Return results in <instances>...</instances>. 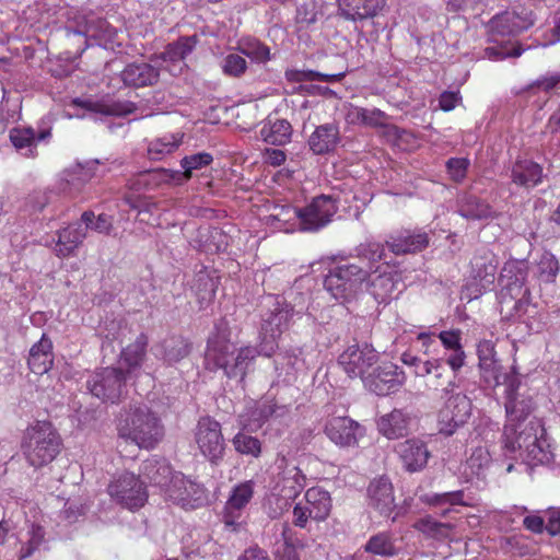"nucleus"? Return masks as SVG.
I'll use <instances>...</instances> for the list:
<instances>
[{
  "label": "nucleus",
  "instance_id": "obj_1",
  "mask_svg": "<svg viewBox=\"0 0 560 560\" xmlns=\"http://www.w3.org/2000/svg\"><path fill=\"white\" fill-rule=\"evenodd\" d=\"M279 327L280 319L277 314L271 313L261 325L259 350L254 347H244L240 349L237 355L226 336L217 331L208 339L205 354L206 368L210 371L223 370L228 377L241 376L243 378L249 362L257 353L271 357L278 350Z\"/></svg>",
  "mask_w": 560,
  "mask_h": 560
},
{
  "label": "nucleus",
  "instance_id": "obj_2",
  "mask_svg": "<svg viewBox=\"0 0 560 560\" xmlns=\"http://www.w3.org/2000/svg\"><path fill=\"white\" fill-rule=\"evenodd\" d=\"M502 447L506 456L526 462L530 466L548 464L553 457L545 438V429L538 421L506 423L502 434Z\"/></svg>",
  "mask_w": 560,
  "mask_h": 560
},
{
  "label": "nucleus",
  "instance_id": "obj_3",
  "mask_svg": "<svg viewBox=\"0 0 560 560\" xmlns=\"http://www.w3.org/2000/svg\"><path fill=\"white\" fill-rule=\"evenodd\" d=\"M118 435L141 448L155 447L164 436V425L147 405H130L117 420Z\"/></svg>",
  "mask_w": 560,
  "mask_h": 560
},
{
  "label": "nucleus",
  "instance_id": "obj_4",
  "mask_svg": "<svg viewBox=\"0 0 560 560\" xmlns=\"http://www.w3.org/2000/svg\"><path fill=\"white\" fill-rule=\"evenodd\" d=\"M21 450L31 466L42 468L59 454L61 438L51 422L36 421L24 431Z\"/></svg>",
  "mask_w": 560,
  "mask_h": 560
},
{
  "label": "nucleus",
  "instance_id": "obj_5",
  "mask_svg": "<svg viewBox=\"0 0 560 560\" xmlns=\"http://www.w3.org/2000/svg\"><path fill=\"white\" fill-rule=\"evenodd\" d=\"M498 267V256L491 249H476L469 261L468 277L462 287V299L470 302L490 291L495 281Z\"/></svg>",
  "mask_w": 560,
  "mask_h": 560
},
{
  "label": "nucleus",
  "instance_id": "obj_6",
  "mask_svg": "<svg viewBox=\"0 0 560 560\" xmlns=\"http://www.w3.org/2000/svg\"><path fill=\"white\" fill-rule=\"evenodd\" d=\"M369 278L370 271L357 264L338 265L329 269L324 288L337 301L349 302L358 296Z\"/></svg>",
  "mask_w": 560,
  "mask_h": 560
},
{
  "label": "nucleus",
  "instance_id": "obj_7",
  "mask_svg": "<svg viewBox=\"0 0 560 560\" xmlns=\"http://www.w3.org/2000/svg\"><path fill=\"white\" fill-rule=\"evenodd\" d=\"M536 14L529 8L515 5L493 15L488 22L489 40L497 43L501 38L514 37L534 26Z\"/></svg>",
  "mask_w": 560,
  "mask_h": 560
},
{
  "label": "nucleus",
  "instance_id": "obj_8",
  "mask_svg": "<svg viewBox=\"0 0 560 560\" xmlns=\"http://www.w3.org/2000/svg\"><path fill=\"white\" fill-rule=\"evenodd\" d=\"M336 212V201L325 195L314 198L304 209L282 205V215H288L290 219L292 213L299 219L301 229L304 231H317L322 229L331 221Z\"/></svg>",
  "mask_w": 560,
  "mask_h": 560
},
{
  "label": "nucleus",
  "instance_id": "obj_9",
  "mask_svg": "<svg viewBox=\"0 0 560 560\" xmlns=\"http://www.w3.org/2000/svg\"><path fill=\"white\" fill-rule=\"evenodd\" d=\"M127 375L118 368L94 372L86 382L90 393L104 402L117 404L127 394Z\"/></svg>",
  "mask_w": 560,
  "mask_h": 560
},
{
  "label": "nucleus",
  "instance_id": "obj_10",
  "mask_svg": "<svg viewBox=\"0 0 560 560\" xmlns=\"http://www.w3.org/2000/svg\"><path fill=\"white\" fill-rule=\"evenodd\" d=\"M402 281V272L396 260L385 261L370 271V278L364 282L366 291L377 303H388Z\"/></svg>",
  "mask_w": 560,
  "mask_h": 560
},
{
  "label": "nucleus",
  "instance_id": "obj_11",
  "mask_svg": "<svg viewBox=\"0 0 560 560\" xmlns=\"http://www.w3.org/2000/svg\"><path fill=\"white\" fill-rule=\"evenodd\" d=\"M380 355L372 345H352L345 349L338 357V364L350 378H365L378 363Z\"/></svg>",
  "mask_w": 560,
  "mask_h": 560
},
{
  "label": "nucleus",
  "instance_id": "obj_12",
  "mask_svg": "<svg viewBox=\"0 0 560 560\" xmlns=\"http://www.w3.org/2000/svg\"><path fill=\"white\" fill-rule=\"evenodd\" d=\"M305 503H296L293 509V525L300 528H306V523L311 520L314 522H324L331 511V498L328 491L312 487L306 490Z\"/></svg>",
  "mask_w": 560,
  "mask_h": 560
},
{
  "label": "nucleus",
  "instance_id": "obj_13",
  "mask_svg": "<svg viewBox=\"0 0 560 560\" xmlns=\"http://www.w3.org/2000/svg\"><path fill=\"white\" fill-rule=\"evenodd\" d=\"M107 492L118 504L130 510L143 506L148 499L144 483L131 472H125L113 480Z\"/></svg>",
  "mask_w": 560,
  "mask_h": 560
},
{
  "label": "nucleus",
  "instance_id": "obj_14",
  "mask_svg": "<svg viewBox=\"0 0 560 560\" xmlns=\"http://www.w3.org/2000/svg\"><path fill=\"white\" fill-rule=\"evenodd\" d=\"M471 415V401L462 393L451 395L438 413L440 433L451 436L463 427Z\"/></svg>",
  "mask_w": 560,
  "mask_h": 560
},
{
  "label": "nucleus",
  "instance_id": "obj_15",
  "mask_svg": "<svg viewBox=\"0 0 560 560\" xmlns=\"http://www.w3.org/2000/svg\"><path fill=\"white\" fill-rule=\"evenodd\" d=\"M195 441L205 457L212 463L223 455L225 443L221 424L213 418L201 417L195 428Z\"/></svg>",
  "mask_w": 560,
  "mask_h": 560
},
{
  "label": "nucleus",
  "instance_id": "obj_16",
  "mask_svg": "<svg viewBox=\"0 0 560 560\" xmlns=\"http://www.w3.org/2000/svg\"><path fill=\"white\" fill-rule=\"evenodd\" d=\"M404 371L393 362L376 364L365 378L364 387L377 396L397 392L405 383Z\"/></svg>",
  "mask_w": 560,
  "mask_h": 560
},
{
  "label": "nucleus",
  "instance_id": "obj_17",
  "mask_svg": "<svg viewBox=\"0 0 560 560\" xmlns=\"http://www.w3.org/2000/svg\"><path fill=\"white\" fill-rule=\"evenodd\" d=\"M166 495L172 502L187 510L197 509L207 501L206 489L180 472H175L173 483L166 490Z\"/></svg>",
  "mask_w": 560,
  "mask_h": 560
},
{
  "label": "nucleus",
  "instance_id": "obj_18",
  "mask_svg": "<svg viewBox=\"0 0 560 560\" xmlns=\"http://www.w3.org/2000/svg\"><path fill=\"white\" fill-rule=\"evenodd\" d=\"M446 360L430 359L417 366L415 374L420 377L429 376L428 386L434 390L451 394L456 387V377L458 372L448 371Z\"/></svg>",
  "mask_w": 560,
  "mask_h": 560
},
{
  "label": "nucleus",
  "instance_id": "obj_19",
  "mask_svg": "<svg viewBox=\"0 0 560 560\" xmlns=\"http://www.w3.org/2000/svg\"><path fill=\"white\" fill-rule=\"evenodd\" d=\"M430 244L429 234L422 229H401L388 235L386 247L396 256L417 254Z\"/></svg>",
  "mask_w": 560,
  "mask_h": 560
},
{
  "label": "nucleus",
  "instance_id": "obj_20",
  "mask_svg": "<svg viewBox=\"0 0 560 560\" xmlns=\"http://www.w3.org/2000/svg\"><path fill=\"white\" fill-rule=\"evenodd\" d=\"M478 368L487 383L495 386L504 384L509 375L503 373V368L498 359L495 343L489 339L479 340L477 343Z\"/></svg>",
  "mask_w": 560,
  "mask_h": 560
},
{
  "label": "nucleus",
  "instance_id": "obj_21",
  "mask_svg": "<svg viewBox=\"0 0 560 560\" xmlns=\"http://www.w3.org/2000/svg\"><path fill=\"white\" fill-rule=\"evenodd\" d=\"M326 436L340 447L358 444L364 431L360 423L349 417H331L324 427Z\"/></svg>",
  "mask_w": 560,
  "mask_h": 560
},
{
  "label": "nucleus",
  "instance_id": "obj_22",
  "mask_svg": "<svg viewBox=\"0 0 560 560\" xmlns=\"http://www.w3.org/2000/svg\"><path fill=\"white\" fill-rule=\"evenodd\" d=\"M504 384L508 385L504 404L506 423H526L525 420L535 408L533 398L529 395L518 393L520 383L515 376H509Z\"/></svg>",
  "mask_w": 560,
  "mask_h": 560
},
{
  "label": "nucleus",
  "instance_id": "obj_23",
  "mask_svg": "<svg viewBox=\"0 0 560 560\" xmlns=\"http://www.w3.org/2000/svg\"><path fill=\"white\" fill-rule=\"evenodd\" d=\"M254 495V482L252 480L236 485L224 505L222 521L226 527L236 530L241 523L244 509L250 502Z\"/></svg>",
  "mask_w": 560,
  "mask_h": 560
},
{
  "label": "nucleus",
  "instance_id": "obj_24",
  "mask_svg": "<svg viewBox=\"0 0 560 560\" xmlns=\"http://www.w3.org/2000/svg\"><path fill=\"white\" fill-rule=\"evenodd\" d=\"M368 505L381 516L389 517L396 508L394 487L388 478L373 479L368 487Z\"/></svg>",
  "mask_w": 560,
  "mask_h": 560
},
{
  "label": "nucleus",
  "instance_id": "obj_25",
  "mask_svg": "<svg viewBox=\"0 0 560 560\" xmlns=\"http://www.w3.org/2000/svg\"><path fill=\"white\" fill-rule=\"evenodd\" d=\"M501 279H506V283L502 290V302L505 301L506 294L511 299H516L514 308H517L521 304L520 295L524 296L529 293L528 289L524 288L526 272L521 267V264L515 260L506 261L501 271Z\"/></svg>",
  "mask_w": 560,
  "mask_h": 560
},
{
  "label": "nucleus",
  "instance_id": "obj_26",
  "mask_svg": "<svg viewBox=\"0 0 560 560\" xmlns=\"http://www.w3.org/2000/svg\"><path fill=\"white\" fill-rule=\"evenodd\" d=\"M396 450L404 467L410 472L424 468L430 456L427 445L416 439L399 443Z\"/></svg>",
  "mask_w": 560,
  "mask_h": 560
},
{
  "label": "nucleus",
  "instance_id": "obj_27",
  "mask_svg": "<svg viewBox=\"0 0 560 560\" xmlns=\"http://www.w3.org/2000/svg\"><path fill=\"white\" fill-rule=\"evenodd\" d=\"M125 85L143 88L154 85L160 79V70L147 62H132L120 72Z\"/></svg>",
  "mask_w": 560,
  "mask_h": 560
},
{
  "label": "nucleus",
  "instance_id": "obj_28",
  "mask_svg": "<svg viewBox=\"0 0 560 560\" xmlns=\"http://www.w3.org/2000/svg\"><path fill=\"white\" fill-rule=\"evenodd\" d=\"M50 135V128L15 127L10 130V140L16 150H25V156H33L37 143Z\"/></svg>",
  "mask_w": 560,
  "mask_h": 560
},
{
  "label": "nucleus",
  "instance_id": "obj_29",
  "mask_svg": "<svg viewBox=\"0 0 560 560\" xmlns=\"http://www.w3.org/2000/svg\"><path fill=\"white\" fill-rule=\"evenodd\" d=\"M443 348L450 352L446 364L454 372H459L466 363V352L462 343L460 329L442 330L438 334Z\"/></svg>",
  "mask_w": 560,
  "mask_h": 560
},
{
  "label": "nucleus",
  "instance_id": "obj_30",
  "mask_svg": "<svg viewBox=\"0 0 560 560\" xmlns=\"http://www.w3.org/2000/svg\"><path fill=\"white\" fill-rule=\"evenodd\" d=\"M78 104L89 112L105 116L121 117L133 114L137 110V105L130 101H120L109 97H103L96 101L85 100Z\"/></svg>",
  "mask_w": 560,
  "mask_h": 560
},
{
  "label": "nucleus",
  "instance_id": "obj_31",
  "mask_svg": "<svg viewBox=\"0 0 560 560\" xmlns=\"http://www.w3.org/2000/svg\"><path fill=\"white\" fill-rule=\"evenodd\" d=\"M340 14L351 21L364 20L378 14L385 0H338Z\"/></svg>",
  "mask_w": 560,
  "mask_h": 560
},
{
  "label": "nucleus",
  "instance_id": "obj_32",
  "mask_svg": "<svg viewBox=\"0 0 560 560\" xmlns=\"http://www.w3.org/2000/svg\"><path fill=\"white\" fill-rule=\"evenodd\" d=\"M27 364L30 370L37 375H43L52 368V342L45 334L38 342L32 346Z\"/></svg>",
  "mask_w": 560,
  "mask_h": 560
},
{
  "label": "nucleus",
  "instance_id": "obj_33",
  "mask_svg": "<svg viewBox=\"0 0 560 560\" xmlns=\"http://www.w3.org/2000/svg\"><path fill=\"white\" fill-rule=\"evenodd\" d=\"M542 167L532 160H516L512 166V182L521 187L533 188L542 182Z\"/></svg>",
  "mask_w": 560,
  "mask_h": 560
},
{
  "label": "nucleus",
  "instance_id": "obj_34",
  "mask_svg": "<svg viewBox=\"0 0 560 560\" xmlns=\"http://www.w3.org/2000/svg\"><path fill=\"white\" fill-rule=\"evenodd\" d=\"M339 141V129L334 124L318 126L308 139L310 149L315 154H326L332 151Z\"/></svg>",
  "mask_w": 560,
  "mask_h": 560
},
{
  "label": "nucleus",
  "instance_id": "obj_35",
  "mask_svg": "<svg viewBox=\"0 0 560 560\" xmlns=\"http://www.w3.org/2000/svg\"><path fill=\"white\" fill-rule=\"evenodd\" d=\"M409 417L400 409L382 416L377 421L381 434L387 439H399L408 434Z\"/></svg>",
  "mask_w": 560,
  "mask_h": 560
},
{
  "label": "nucleus",
  "instance_id": "obj_36",
  "mask_svg": "<svg viewBox=\"0 0 560 560\" xmlns=\"http://www.w3.org/2000/svg\"><path fill=\"white\" fill-rule=\"evenodd\" d=\"M86 229L80 223L65 228L58 232L56 254L59 257H69L86 238Z\"/></svg>",
  "mask_w": 560,
  "mask_h": 560
},
{
  "label": "nucleus",
  "instance_id": "obj_37",
  "mask_svg": "<svg viewBox=\"0 0 560 560\" xmlns=\"http://www.w3.org/2000/svg\"><path fill=\"white\" fill-rule=\"evenodd\" d=\"M388 116L378 108H364L350 105L346 114V121L350 125H360L371 128L386 126Z\"/></svg>",
  "mask_w": 560,
  "mask_h": 560
},
{
  "label": "nucleus",
  "instance_id": "obj_38",
  "mask_svg": "<svg viewBox=\"0 0 560 560\" xmlns=\"http://www.w3.org/2000/svg\"><path fill=\"white\" fill-rule=\"evenodd\" d=\"M143 475L155 486L167 490L173 483L175 474L171 465L165 460L156 457L147 459L142 466Z\"/></svg>",
  "mask_w": 560,
  "mask_h": 560
},
{
  "label": "nucleus",
  "instance_id": "obj_39",
  "mask_svg": "<svg viewBox=\"0 0 560 560\" xmlns=\"http://www.w3.org/2000/svg\"><path fill=\"white\" fill-rule=\"evenodd\" d=\"M108 27L109 24L106 20L91 16L86 19L84 26L75 30H68V36L73 38L78 37L80 40H82L84 47L81 49V51H84L88 47V38L105 37L107 35Z\"/></svg>",
  "mask_w": 560,
  "mask_h": 560
},
{
  "label": "nucleus",
  "instance_id": "obj_40",
  "mask_svg": "<svg viewBox=\"0 0 560 560\" xmlns=\"http://www.w3.org/2000/svg\"><path fill=\"white\" fill-rule=\"evenodd\" d=\"M182 175L178 171L166 168L147 170L139 173L135 185L141 186L147 189H153L162 184L180 180Z\"/></svg>",
  "mask_w": 560,
  "mask_h": 560
},
{
  "label": "nucleus",
  "instance_id": "obj_41",
  "mask_svg": "<svg viewBox=\"0 0 560 560\" xmlns=\"http://www.w3.org/2000/svg\"><path fill=\"white\" fill-rule=\"evenodd\" d=\"M364 551L374 556L390 558L398 555L393 535L389 532H380L372 535L364 545Z\"/></svg>",
  "mask_w": 560,
  "mask_h": 560
},
{
  "label": "nucleus",
  "instance_id": "obj_42",
  "mask_svg": "<svg viewBox=\"0 0 560 560\" xmlns=\"http://www.w3.org/2000/svg\"><path fill=\"white\" fill-rule=\"evenodd\" d=\"M163 360L172 365L189 355L191 351L190 342L183 336H171L163 343Z\"/></svg>",
  "mask_w": 560,
  "mask_h": 560
},
{
  "label": "nucleus",
  "instance_id": "obj_43",
  "mask_svg": "<svg viewBox=\"0 0 560 560\" xmlns=\"http://www.w3.org/2000/svg\"><path fill=\"white\" fill-rule=\"evenodd\" d=\"M305 476L296 466L282 469V499L294 500L305 487Z\"/></svg>",
  "mask_w": 560,
  "mask_h": 560
},
{
  "label": "nucleus",
  "instance_id": "obj_44",
  "mask_svg": "<svg viewBox=\"0 0 560 560\" xmlns=\"http://www.w3.org/2000/svg\"><path fill=\"white\" fill-rule=\"evenodd\" d=\"M199 42L197 35L182 36L168 44L161 57L164 61L177 62L184 60L195 49Z\"/></svg>",
  "mask_w": 560,
  "mask_h": 560
},
{
  "label": "nucleus",
  "instance_id": "obj_45",
  "mask_svg": "<svg viewBox=\"0 0 560 560\" xmlns=\"http://www.w3.org/2000/svg\"><path fill=\"white\" fill-rule=\"evenodd\" d=\"M385 244L380 242H365L359 244L355 248V257L365 262L372 271L385 258Z\"/></svg>",
  "mask_w": 560,
  "mask_h": 560
},
{
  "label": "nucleus",
  "instance_id": "obj_46",
  "mask_svg": "<svg viewBox=\"0 0 560 560\" xmlns=\"http://www.w3.org/2000/svg\"><path fill=\"white\" fill-rule=\"evenodd\" d=\"M148 337L140 334L137 339L127 346L121 352V359L129 371L141 366L147 352Z\"/></svg>",
  "mask_w": 560,
  "mask_h": 560
},
{
  "label": "nucleus",
  "instance_id": "obj_47",
  "mask_svg": "<svg viewBox=\"0 0 560 560\" xmlns=\"http://www.w3.org/2000/svg\"><path fill=\"white\" fill-rule=\"evenodd\" d=\"M182 136L168 135L155 139L149 143L148 155L151 160H162L165 155L173 153L180 144Z\"/></svg>",
  "mask_w": 560,
  "mask_h": 560
},
{
  "label": "nucleus",
  "instance_id": "obj_48",
  "mask_svg": "<svg viewBox=\"0 0 560 560\" xmlns=\"http://www.w3.org/2000/svg\"><path fill=\"white\" fill-rule=\"evenodd\" d=\"M413 528L427 537L434 539H445L450 536L453 526L451 524L441 523L431 516H425L418 520L415 523Z\"/></svg>",
  "mask_w": 560,
  "mask_h": 560
},
{
  "label": "nucleus",
  "instance_id": "obj_49",
  "mask_svg": "<svg viewBox=\"0 0 560 560\" xmlns=\"http://www.w3.org/2000/svg\"><path fill=\"white\" fill-rule=\"evenodd\" d=\"M460 214L470 220L493 219L498 217V213L489 203L475 197L467 199L460 209Z\"/></svg>",
  "mask_w": 560,
  "mask_h": 560
},
{
  "label": "nucleus",
  "instance_id": "obj_50",
  "mask_svg": "<svg viewBox=\"0 0 560 560\" xmlns=\"http://www.w3.org/2000/svg\"><path fill=\"white\" fill-rule=\"evenodd\" d=\"M347 74V69L337 73H322L314 70L307 71H287L285 77L291 81H320L327 83L340 82Z\"/></svg>",
  "mask_w": 560,
  "mask_h": 560
},
{
  "label": "nucleus",
  "instance_id": "obj_51",
  "mask_svg": "<svg viewBox=\"0 0 560 560\" xmlns=\"http://www.w3.org/2000/svg\"><path fill=\"white\" fill-rule=\"evenodd\" d=\"M491 455L487 447L477 446L471 451L470 456L467 459V468L471 475L480 478L485 477V472L491 465Z\"/></svg>",
  "mask_w": 560,
  "mask_h": 560
},
{
  "label": "nucleus",
  "instance_id": "obj_52",
  "mask_svg": "<svg viewBox=\"0 0 560 560\" xmlns=\"http://www.w3.org/2000/svg\"><path fill=\"white\" fill-rule=\"evenodd\" d=\"M500 547L504 553H511L517 557L528 556L532 552L529 538L522 534L501 538Z\"/></svg>",
  "mask_w": 560,
  "mask_h": 560
},
{
  "label": "nucleus",
  "instance_id": "obj_53",
  "mask_svg": "<svg viewBox=\"0 0 560 560\" xmlns=\"http://www.w3.org/2000/svg\"><path fill=\"white\" fill-rule=\"evenodd\" d=\"M45 542V529L38 524H31L27 530V540L22 545L20 549V559H26L34 555L40 546Z\"/></svg>",
  "mask_w": 560,
  "mask_h": 560
},
{
  "label": "nucleus",
  "instance_id": "obj_54",
  "mask_svg": "<svg viewBox=\"0 0 560 560\" xmlns=\"http://www.w3.org/2000/svg\"><path fill=\"white\" fill-rule=\"evenodd\" d=\"M81 223L84 224L83 229L95 231L102 234H109L113 229L112 219L105 213L95 215L91 210L84 211L81 215Z\"/></svg>",
  "mask_w": 560,
  "mask_h": 560
},
{
  "label": "nucleus",
  "instance_id": "obj_55",
  "mask_svg": "<svg viewBox=\"0 0 560 560\" xmlns=\"http://www.w3.org/2000/svg\"><path fill=\"white\" fill-rule=\"evenodd\" d=\"M560 270L556 256L550 252H544L538 261L539 279L546 283L555 282Z\"/></svg>",
  "mask_w": 560,
  "mask_h": 560
},
{
  "label": "nucleus",
  "instance_id": "obj_56",
  "mask_svg": "<svg viewBox=\"0 0 560 560\" xmlns=\"http://www.w3.org/2000/svg\"><path fill=\"white\" fill-rule=\"evenodd\" d=\"M194 288L201 302H210L215 295L218 283L207 272H199Z\"/></svg>",
  "mask_w": 560,
  "mask_h": 560
},
{
  "label": "nucleus",
  "instance_id": "obj_57",
  "mask_svg": "<svg viewBox=\"0 0 560 560\" xmlns=\"http://www.w3.org/2000/svg\"><path fill=\"white\" fill-rule=\"evenodd\" d=\"M213 161V158L210 153L201 152L196 153L189 156H185L180 161L182 167L185 170L184 173H180L182 179H189L191 177V172L194 170H199L203 166L209 165Z\"/></svg>",
  "mask_w": 560,
  "mask_h": 560
},
{
  "label": "nucleus",
  "instance_id": "obj_58",
  "mask_svg": "<svg viewBox=\"0 0 560 560\" xmlns=\"http://www.w3.org/2000/svg\"><path fill=\"white\" fill-rule=\"evenodd\" d=\"M221 68L225 75L240 78L245 73L247 69V62L242 55L232 52L223 58Z\"/></svg>",
  "mask_w": 560,
  "mask_h": 560
},
{
  "label": "nucleus",
  "instance_id": "obj_59",
  "mask_svg": "<svg viewBox=\"0 0 560 560\" xmlns=\"http://www.w3.org/2000/svg\"><path fill=\"white\" fill-rule=\"evenodd\" d=\"M243 55L256 62H266L270 59V50L266 45L257 40H248L240 45Z\"/></svg>",
  "mask_w": 560,
  "mask_h": 560
},
{
  "label": "nucleus",
  "instance_id": "obj_60",
  "mask_svg": "<svg viewBox=\"0 0 560 560\" xmlns=\"http://www.w3.org/2000/svg\"><path fill=\"white\" fill-rule=\"evenodd\" d=\"M465 492L464 490H456L443 493L434 494L429 502L433 505H462V506H470L471 504L465 501Z\"/></svg>",
  "mask_w": 560,
  "mask_h": 560
},
{
  "label": "nucleus",
  "instance_id": "obj_61",
  "mask_svg": "<svg viewBox=\"0 0 560 560\" xmlns=\"http://www.w3.org/2000/svg\"><path fill=\"white\" fill-rule=\"evenodd\" d=\"M235 450L242 454L258 455L260 452V442L250 435L238 433L233 439Z\"/></svg>",
  "mask_w": 560,
  "mask_h": 560
},
{
  "label": "nucleus",
  "instance_id": "obj_62",
  "mask_svg": "<svg viewBox=\"0 0 560 560\" xmlns=\"http://www.w3.org/2000/svg\"><path fill=\"white\" fill-rule=\"evenodd\" d=\"M469 161L465 158H451L446 162V170L452 178L456 183H460L467 174Z\"/></svg>",
  "mask_w": 560,
  "mask_h": 560
},
{
  "label": "nucleus",
  "instance_id": "obj_63",
  "mask_svg": "<svg viewBox=\"0 0 560 560\" xmlns=\"http://www.w3.org/2000/svg\"><path fill=\"white\" fill-rule=\"evenodd\" d=\"M485 51L490 59L500 60L508 57H520L524 49L517 44L511 50H506L505 47H487Z\"/></svg>",
  "mask_w": 560,
  "mask_h": 560
},
{
  "label": "nucleus",
  "instance_id": "obj_64",
  "mask_svg": "<svg viewBox=\"0 0 560 560\" xmlns=\"http://www.w3.org/2000/svg\"><path fill=\"white\" fill-rule=\"evenodd\" d=\"M260 136L267 144L278 145L280 142V127H278L277 120L272 122L269 118L268 124L261 128Z\"/></svg>",
  "mask_w": 560,
  "mask_h": 560
}]
</instances>
